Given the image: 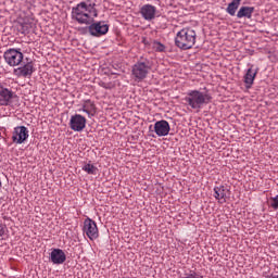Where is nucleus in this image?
I'll list each match as a JSON object with an SVG mask.
<instances>
[{"label": "nucleus", "instance_id": "f257e3e1", "mask_svg": "<svg viewBox=\"0 0 278 278\" xmlns=\"http://www.w3.org/2000/svg\"><path fill=\"white\" fill-rule=\"evenodd\" d=\"M72 16L79 25H89L87 29L90 36L101 38V36H105L110 31V25L105 24L104 21L94 22L99 13L90 1L80 2L73 8Z\"/></svg>", "mask_w": 278, "mask_h": 278}, {"label": "nucleus", "instance_id": "f03ea898", "mask_svg": "<svg viewBox=\"0 0 278 278\" xmlns=\"http://www.w3.org/2000/svg\"><path fill=\"white\" fill-rule=\"evenodd\" d=\"M186 105L191 108V110H202L204 105H210L212 101V94L208 92H203L200 90H189L184 98Z\"/></svg>", "mask_w": 278, "mask_h": 278}, {"label": "nucleus", "instance_id": "7ed1b4c3", "mask_svg": "<svg viewBox=\"0 0 278 278\" xmlns=\"http://www.w3.org/2000/svg\"><path fill=\"white\" fill-rule=\"evenodd\" d=\"M197 43V31L190 27L182 28L176 34L175 45L178 49L182 51H188L192 49Z\"/></svg>", "mask_w": 278, "mask_h": 278}, {"label": "nucleus", "instance_id": "20e7f679", "mask_svg": "<svg viewBox=\"0 0 278 278\" xmlns=\"http://www.w3.org/2000/svg\"><path fill=\"white\" fill-rule=\"evenodd\" d=\"M151 61L144 56H141L131 67V77L136 81H144L151 73Z\"/></svg>", "mask_w": 278, "mask_h": 278}, {"label": "nucleus", "instance_id": "39448f33", "mask_svg": "<svg viewBox=\"0 0 278 278\" xmlns=\"http://www.w3.org/2000/svg\"><path fill=\"white\" fill-rule=\"evenodd\" d=\"M3 58L4 62H7L9 66L14 67L21 66L23 64V59L25 58V55L23 54V52H21V48H10L4 52Z\"/></svg>", "mask_w": 278, "mask_h": 278}, {"label": "nucleus", "instance_id": "423d86ee", "mask_svg": "<svg viewBox=\"0 0 278 278\" xmlns=\"http://www.w3.org/2000/svg\"><path fill=\"white\" fill-rule=\"evenodd\" d=\"M83 232L89 240H97V238H99V227H97V222L87 217L84 220Z\"/></svg>", "mask_w": 278, "mask_h": 278}, {"label": "nucleus", "instance_id": "0eeeda50", "mask_svg": "<svg viewBox=\"0 0 278 278\" xmlns=\"http://www.w3.org/2000/svg\"><path fill=\"white\" fill-rule=\"evenodd\" d=\"M248 66L249 68L245 71L243 76V84L245 85L247 90H251V88H253V84H255L257 73H260V67H255L253 64H248Z\"/></svg>", "mask_w": 278, "mask_h": 278}, {"label": "nucleus", "instance_id": "6e6552de", "mask_svg": "<svg viewBox=\"0 0 278 278\" xmlns=\"http://www.w3.org/2000/svg\"><path fill=\"white\" fill-rule=\"evenodd\" d=\"M29 138V129L25 126H17L12 132V142L14 144H23Z\"/></svg>", "mask_w": 278, "mask_h": 278}, {"label": "nucleus", "instance_id": "1a4fd4ad", "mask_svg": "<svg viewBox=\"0 0 278 278\" xmlns=\"http://www.w3.org/2000/svg\"><path fill=\"white\" fill-rule=\"evenodd\" d=\"M86 118L80 114L72 115L70 119V128L73 131H81L83 129H86Z\"/></svg>", "mask_w": 278, "mask_h": 278}, {"label": "nucleus", "instance_id": "9d476101", "mask_svg": "<svg viewBox=\"0 0 278 278\" xmlns=\"http://www.w3.org/2000/svg\"><path fill=\"white\" fill-rule=\"evenodd\" d=\"M154 131L159 138L168 136L170 134V124L166 119L157 121L154 124Z\"/></svg>", "mask_w": 278, "mask_h": 278}, {"label": "nucleus", "instance_id": "9b49d317", "mask_svg": "<svg viewBox=\"0 0 278 278\" xmlns=\"http://www.w3.org/2000/svg\"><path fill=\"white\" fill-rule=\"evenodd\" d=\"M13 97H15L14 91L8 89L0 83V105H9L10 103H12Z\"/></svg>", "mask_w": 278, "mask_h": 278}, {"label": "nucleus", "instance_id": "f8f14e48", "mask_svg": "<svg viewBox=\"0 0 278 278\" xmlns=\"http://www.w3.org/2000/svg\"><path fill=\"white\" fill-rule=\"evenodd\" d=\"M13 73L16 77H31V75H34V63L28 62L22 64L20 67L15 68Z\"/></svg>", "mask_w": 278, "mask_h": 278}, {"label": "nucleus", "instance_id": "ddd939ff", "mask_svg": "<svg viewBox=\"0 0 278 278\" xmlns=\"http://www.w3.org/2000/svg\"><path fill=\"white\" fill-rule=\"evenodd\" d=\"M156 12L157 8L152 4H144L140 8V14L144 21H153L155 18Z\"/></svg>", "mask_w": 278, "mask_h": 278}, {"label": "nucleus", "instance_id": "4468645a", "mask_svg": "<svg viewBox=\"0 0 278 278\" xmlns=\"http://www.w3.org/2000/svg\"><path fill=\"white\" fill-rule=\"evenodd\" d=\"M50 262L55 265L64 264V262H66V253H64L62 249H52Z\"/></svg>", "mask_w": 278, "mask_h": 278}, {"label": "nucleus", "instance_id": "2eb2a0df", "mask_svg": "<svg viewBox=\"0 0 278 278\" xmlns=\"http://www.w3.org/2000/svg\"><path fill=\"white\" fill-rule=\"evenodd\" d=\"M78 112H85L88 114L89 118H92V116L97 114V105L92 100H85L81 109H79Z\"/></svg>", "mask_w": 278, "mask_h": 278}, {"label": "nucleus", "instance_id": "dca6fc26", "mask_svg": "<svg viewBox=\"0 0 278 278\" xmlns=\"http://www.w3.org/2000/svg\"><path fill=\"white\" fill-rule=\"evenodd\" d=\"M214 198L218 203H227V187L226 186H219L214 187Z\"/></svg>", "mask_w": 278, "mask_h": 278}, {"label": "nucleus", "instance_id": "f3484780", "mask_svg": "<svg viewBox=\"0 0 278 278\" xmlns=\"http://www.w3.org/2000/svg\"><path fill=\"white\" fill-rule=\"evenodd\" d=\"M255 7H241L237 12V18H253Z\"/></svg>", "mask_w": 278, "mask_h": 278}, {"label": "nucleus", "instance_id": "a211bd4d", "mask_svg": "<svg viewBox=\"0 0 278 278\" xmlns=\"http://www.w3.org/2000/svg\"><path fill=\"white\" fill-rule=\"evenodd\" d=\"M241 1L242 0H232L226 9L227 14L230 16H236V12H238Z\"/></svg>", "mask_w": 278, "mask_h": 278}, {"label": "nucleus", "instance_id": "6ab92c4d", "mask_svg": "<svg viewBox=\"0 0 278 278\" xmlns=\"http://www.w3.org/2000/svg\"><path fill=\"white\" fill-rule=\"evenodd\" d=\"M34 27H36V24L34 23V21L26 20L24 21V23L20 25V31L22 34H29V31H31Z\"/></svg>", "mask_w": 278, "mask_h": 278}, {"label": "nucleus", "instance_id": "aec40b11", "mask_svg": "<svg viewBox=\"0 0 278 278\" xmlns=\"http://www.w3.org/2000/svg\"><path fill=\"white\" fill-rule=\"evenodd\" d=\"M83 170L87 173V175H97L99 168L89 162L83 166Z\"/></svg>", "mask_w": 278, "mask_h": 278}, {"label": "nucleus", "instance_id": "412c9836", "mask_svg": "<svg viewBox=\"0 0 278 278\" xmlns=\"http://www.w3.org/2000/svg\"><path fill=\"white\" fill-rule=\"evenodd\" d=\"M152 49H154V51H156L157 53H164V51H166V46H164L160 41H153Z\"/></svg>", "mask_w": 278, "mask_h": 278}, {"label": "nucleus", "instance_id": "4be33fe9", "mask_svg": "<svg viewBox=\"0 0 278 278\" xmlns=\"http://www.w3.org/2000/svg\"><path fill=\"white\" fill-rule=\"evenodd\" d=\"M181 278H203V276L195 270H189Z\"/></svg>", "mask_w": 278, "mask_h": 278}, {"label": "nucleus", "instance_id": "5701e85b", "mask_svg": "<svg viewBox=\"0 0 278 278\" xmlns=\"http://www.w3.org/2000/svg\"><path fill=\"white\" fill-rule=\"evenodd\" d=\"M5 233H8V226L0 223V240H3V236H5Z\"/></svg>", "mask_w": 278, "mask_h": 278}, {"label": "nucleus", "instance_id": "b1692460", "mask_svg": "<svg viewBox=\"0 0 278 278\" xmlns=\"http://www.w3.org/2000/svg\"><path fill=\"white\" fill-rule=\"evenodd\" d=\"M270 207H273V210H278V194L274 198H270Z\"/></svg>", "mask_w": 278, "mask_h": 278}, {"label": "nucleus", "instance_id": "393cba45", "mask_svg": "<svg viewBox=\"0 0 278 278\" xmlns=\"http://www.w3.org/2000/svg\"><path fill=\"white\" fill-rule=\"evenodd\" d=\"M99 86H101V88H104V90H112V88H114V84H112V83H103V81H101L99 84Z\"/></svg>", "mask_w": 278, "mask_h": 278}, {"label": "nucleus", "instance_id": "a878e982", "mask_svg": "<svg viewBox=\"0 0 278 278\" xmlns=\"http://www.w3.org/2000/svg\"><path fill=\"white\" fill-rule=\"evenodd\" d=\"M1 186H2V184H1V180H0V190H1Z\"/></svg>", "mask_w": 278, "mask_h": 278}]
</instances>
